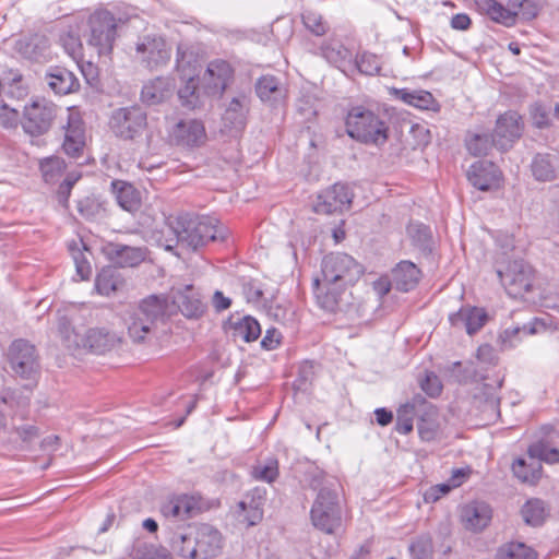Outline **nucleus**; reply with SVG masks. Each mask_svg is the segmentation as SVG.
<instances>
[{
    "instance_id": "f257e3e1",
    "label": "nucleus",
    "mask_w": 559,
    "mask_h": 559,
    "mask_svg": "<svg viewBox=\"0 0 559 559\" xmlns=\"http://www.w3.org/2000/svg\"><path fill=\"white\" fill-rule=\"evenodd\" d=\"M362 274V267L346 253L325 255L321 264V278H314L316 298L319 306L330 312L345 311L350 305L353 285Z\"/></svg>"
},
{
    "instance_id": "f03ea898",
    "label": "nucleus",
    "mask_w": 559,
    "mask_h": 559,
    "mask_svg": "<svg viewBox=\"0 0 559 559\" xmlns=\"http://www.w3.org/2000/svg\"><path fill=\"white\" fill-rule=\"evenodd\" d=\"M217 223V219L211 216L190 214L170 216L162 230L165 236L162 246L168 251L179 245L195 250L209 241H224L227 229L218 226Z\"/></svg>"
},
{
    "instance_id": "7ed1b4c3",
    "label": "nucleus",
    "mask_w": 559,
    "mask_h": 559,
    "mask_svg": "<svg viewBox=\"0 0 559 559\" xmlns=\"http://www.w3.org/2000/svg\"><path fill=\"white\" fill-rule=\"evenodd\" d=\"M173 316V307L165 295L143 298L124 318L128 336L134 344L151 342Z\"/></svg>"
},
{
    "instance_id": "20e7f679",
    "label": "nucleus",
    "mask_w": 559,
    "mask_h": 559,
    "mask_svg": "<svg viewBox=\"0 0 559 559\" xmlns=\"http://www.w3.org/2000/svg\"><path fill=\"white\" fill-rule=\"evenodd\" d=\"M57 331L63 345L68 348H84L95 354H104L116 344V335L106 329L91 328L83 334L74 329L66 313L58 312Z\"/></svg>"
},
{
    "instance_id": "39448f33",
    "label": "nucleus",
    "mask_w": 559,
    "mask_h": 559,
    "mask_svg": "<svg viewBox=\"0 0 559 559\" xmlns=\"http://www.w3.org/2000/svg\"><path fill=\"white\" fill-rule=\"evenodd\" d=\"M345 126L347 134L361 143L382 145L388 140L386 122L367 107H353L346 116Z\"/></svg>"
},
{
    "instance_id": "423d86ee",
    "label": "nucleus",
    "mask_w": 559,
    "mask_h": 559,
    "mask_svg": "<svg viewBox=\"0 0 559 559\" xmlns=\"http://www.w3.org/2000/svg\"><path fill=\"white\" fill-rule=\"evenodd\" d=\"M313 526L325 534H334L342 526V509L336 483L325 480L310 510Z\"/></svg>"
},
{
    "instance_id": "0eeeda50",
    "label": "nucleus",
    "mask_w": 559,
    "mask_h": 559,
    "mask_svg": "<svg viewBox=\"0 0 559 559\" xmlns=\"http://www.w3.org/2000/svg\"><path fill=\"white\" fill-rule=\"evenodd\" d=\"M90 34L87 45L99 57H110L117 39V20L108 10L94 12L88 20Z\"/></svg>"
},
{
    "instance_id": "6e6552de",
    "label": "nucleus",
    "mask_w": 559,
    "mask_h": 559,
    "mask_svg": "<svg viewBox=\"0 0 559 559\" xmlns=\"http://www.w3.org/2000/svg\"><path fill=\"white\" fill-rule=\"evenodd\" d=\"M109 127L117 138L135 141L147 128V116L139 106L118 108L111 114Z\"/></svg>"
},
{
    "instance_id": "1a4fd4ad",
    "label": "nucleus",
    "mask_w": 559,
    "mask_h": 559,
    "mask_svg": "<svg viewBox=\"0 0 559 559\" xmlns=\"http://www.w3.org/2000/svg\"><path fill=\"white\" fill-rule=\"evenodd\" d=\"M7 360L13 373L32 380L39 373L40 365L36 347L25 340H15L7 352Z\"/></svg>"
},
{
    "instance_id": "9d476101",
    "label": "nucleus",
    "mask_w": 559,
    "mask_h": 559,
    "mask_svg": "<svg viewBox=\"0 0 559 559\" xmlns=\"http://www.w3.org/2000/svg\"><path fill=\"white\" fill-rule=\"evenodd\" d=\"M497 275L511 297H523L533 287V269L523 260H513L504 267L498 266Z\"/></svg>"
},
{
    "instance_id": "9b49d317",
    "label": "nucleus",
    "mask_w": 559,
    "mask_h": 559,
    "mask_svg": "<svg viewBox=\"0 0 559 559\" xmlns=\"http://www.w3.org/2000/svg\"><path fill=\"white\" fill-rule=\"evenodd\" d=\"M134 49L136 59L151 70L166 66L171 57L166 40L156 34L140 36Z\"/></svg>"
},
{
    "instance_id": "f8f14e48",
    "label": "nucleus",
    "mask_w": 559,
    "mask_h": 559,
    "mask_svg": "<svg viewBox=\"0 0 559 559\" xmlns=\"http://www.w3.org/2000/svg\"><path fill=\"white\" fill-rule=\"evenodd\" d=\"M57 116V107L44 98L35 99L24 107V116L21 121L23 130L33 136L46 133Z\"/></svg>"
},
{
    "instance_id": "ddd939ff",
    "label": "nucleus",
    "mask_w": 559,
    "mask_h": 559,
    "mask_svg": "<svg viewBox=\"0 0 559 559\" xmlns=\"http://www.w3.org/2000/svg\"><path fill=\"white\" fill-rule=\"evenodd\" d=\"M354 193L345 183H335L317 197L313 211L318 214L342 213L353 201Z\"/></svg>"
},
{
    "instance_id": "4468645a",
    "label": "nucleus",
    "mask_w": 559,
    "mask_h": 559,
    "mask_svg": "<svg viewBox=\"0 0 559 559\" xmlns=\"http://www.w3.org/2000/svg\"><path fill=\"white\" fill-rule=\"evenodd\" d=\"M266 501V489L254 487L246 493L243 499L238 502L236 516L239 523L247 527L259 524L263 519V507Z\"/></svg>"
},
{
    "instance_id": "2eb2a0df",
    "label": "nucleus",
    "mask_w": 559,
    "mask_h": 559,
    "mask_svg": "<svg viewBox=\"0 0 559 559\" xmlns=\"http://www.w3.org/2000/svg\"><path fill=\"white\" fill-rule=\"evenodd\" d=\"M233 75L234 70L227 61H211L201 79V86L209 96L219 97L231 81Z\"/></svg>"
},
{
    "instance_id": "dca6fc26",
    "label": "nucleus",
    "mask_w": 559,
    "mask_h": 559,
    "mask_svg": "<svg viewBox=\"0 0 559 559\" xmlns=\"http://www.w3.org/2000/svg\"><path fill=\"white\" fill-rule=\"evenodd\" d=\"M249 108L250 97L245 93H239L226 105L222 122L230 135L236 136L246 128Z\"/></svg>"
},
{
    "instance_id": "f3484780",
    "label": "nucleus",
    "mask_w": 559,
    "mask_h": 559,
    "mask_svg": "<svg viewBox=\"0 0 559 559\" xmlns=\"http://www.w3.org/2000/svg\"><path fill=\"white\" fill-rule=\"evenodd\" d=\"M170 141L181 147H197L206 140L202 121L197 119L180 120L169 132Z\"/></svg>"
},
{
    "instance_id": "a211bd4d",
    "label": "nucleus",
    "mask_w": 559,
    "mask_h": 559,
    "mask_svg": "<svg viewBox=\"0 0 559 559\" xmlns=\"http://www.w3.org/2000/svg\"><path fill=\"white\" fill-rule=\"evenodd\" d=\"M521 117L514 111L506 112L497 120L492 142L500 151H507L521 136Z\"/></svg>"
},
{
    "instance_id": "6ab92c4d",
    "label": "nucleus",
    "mask_w": 559,
    "mask_h": 559,
    "mask_svg": "<svg viewBox=\"0 0 559 559\" xmlns=\"http://www.w3.org/2000/svg\"><path fill=\"white\" fill-rule=\"evenodd\" d=\"M173 307V314L179 310L185 317L189 319H198L205 311V305L199 297V294L191 285H186L182 288L174 289L171 299H169Z\"/></svg>"
},
{
    "instance_id": "aec40b11",
    "label": "nucleus",
    "mask_w": 559,
    "mask_h": 559,
    "mask_svg": "<svg viewBox=\"0 0 559 559\" xmlns=\"http://www.w3.org/2000/svg\"><path fill=\"white\" fill-rule=\"evenodd\" d=\"M106 258L120 267H135L146 257V250L141 247H131L119 242H108L103 247Z\"/></svg>"
},
{
    "instance_id": "412c9836",
    "label": "nucleus",
    "mask_w": 559,
    "mask_h": 559,
    "mask_svg": "<svg viewBox=\"0 0 559 559\" xmlns=\"http://www.w3.org/2000/svg\"><path fill=\"white\" fill-rule=\"evenodd\" d=\"M195 539L194 546L198 549V559H210L216 557L222 548L221 533L209 524H200L194 527Z\"/></svg>"
},
{
    "instance_id": "4be33fe9",
    "label": "nucleus",
    "mask_w": 559,
    "mask_h": 559,
    "mask_svg": "<svg viewBox=\"0 0 559 559\" xmlns=\"http://www.w3.org/2000/svg\"><path fill=\"white\" fill-rule=\"evenodd\" d=\"M85 145V131L83 121L78 114L68 115L67 126L64 127V141L62 148L71 157H78Z\"/></svg>"
},
{
    "instance_id": "5701e85b",
    "label": "nucleus",
    "mask_w": 559,
    "mask_h": 559,
    "mask_svg": "<svg viewBox=\"0 0 559 559\" xmlns=\"http://www.w3.org/2000/svg\"><path fill=\"white\" fill-rule=\"evenodd\" d=\"M467 179L478 190L488 191L498 185L500 171L493 163L479 160L471 165Z\"/></svg>"
},
{
    "instance_id": "b1692460",
    "label": "nucleus",
    "mask_w": 559,
    "mask_h": 559,
    "mask_svg": "<svg viewBox=\"0 0 559 559\" xmlns=\"http://www.w3.org/2000/svg\"><path fill=\"white\" fill-rule=\"evenodd\" d=\"M255 93L261 102L275 107L287 97V90L281 80L274 75H262L255 82Z\"/></svg>"
},
{
    "instance_id": "393cba45",
    "label": "nucleus",
    "mask_w": 559,
    "mask_h": 559,
    "mask_svg": "<svg viewBox=\"0 0 559 559\" xmlns=\"http://www.w3.org/2000/svg\"><path fill=\"white\" fill-rule=\"evenodd\" d=\"M45 81L57 95L71 94L80 88L79 79L63 67L50 68L45 75Z\"/></svg>"
},
{
    "instance_id": "a878e982",
    "label": "nucleus",
    "mask_w": 559,
    "mask_h": 559,
    "mask_svg": "<svg viewBox=\"0 0 559 559\" xmlns=\"http://www.w3.org/2000/svg\"><path fill=\"white\" fill-rule=\"evenodd\" d=\"M449 319L453 326L464 329L467 334L473 335L486 323L487 313L483 308L463 307Z\"/></svg>"
},
{
    "instance_id": "bb28decb",
    "label": "nucleus",
    "mask_w": 559,
    "mask_h": 559,
    "mask_svg": "<svg viewBox=\"0 0 559 559\" xmlns=\"http://www.w3.org/2000/svg\"><path fill=\"white\" fill-rule=\"evenodd\" d=\"M417 406H423L427 416L436 414L433 406L426 402V400L417 395L411 402L405 403L397 409L396 414V430L400 433L407 435L413 430L414 417L417 414Z\"/></svg>"
},
{
    "instance_id": "cd10ccee",
    "label": "nucleus",
    "mask_w": 559,
    "mask_h": 559,
    "mask_svg": "<svg viewBox=\"0 0 559 559\" xmlns=\"http://www.w3.org/2000/svg\"><path fill=\"white\" fill-rule=\"evenodd\" d=\"M461 520L465 528L478 532L484 530L491 520V509L484 502H473L464 506Z\"/></svg>"
},
{
    "instance_id": "c85d7f7f",
    "label": "nucleus",
    "mask_w": 559,
    "mask_h": 559,
    "mask_svg": "<svg viewBox=\"0 0 559 559\" xmlns=\"http://www.w3.org/2000/svg\"><path fill=\"white\" fill-rule=\"evenodd\" d=\"M198 500L192 496L181 495L170 498L166 501L160 511L164 516L175 520H186L191 518L199 509Z\"/></svg>"
},
{
    "instance_id": "c756f323",
    "label": "nucleus",
    "mask_w": 559,
    "mask_h": 559,
    "mask_svg": "<svg viewBox=\"0 0 559 559\" xmlns=\"http://www.w3.org/2000/svg\"><path fill=\"white\" fill-rule=\"evenodd\" d=\"M392 286L400 292H409L420 278L419 269L411 261H401L391 273Z\"/></svg>"
},
{
    "instance_id": "7c9ffc66",
    "label": "nucleus",
    "mask_w": 559,
    "mask_h": 559,
    "mask_svg": "<svg viewBox=\"0 0 559 559\" xmlns=\"http://www.w3.org/2000/svg\"><path fill=\"white\" fill-rule=\"evenodd\" d=\"M320 55L331 64L345 71L352 64V52L336 38H329L320 46Z\"/></svg>"
},
{
    "instance_id": "2f4dec72",
    "label": "nucleus",
    "mask_w": 559,
    "mask_h": 559,
    "mask_svg": "<svg viewBox=\"0 0 559 559\" xmlns=\"http://www.w3.org/2000/svg\"><path fill=\"white\" fill-rule=\"evenodd\" d=\"M559 156L557 154L538 153L534 156L531 170L537 181H552L557 178Z\"/></svg>"
},
{
    "instance_id": "473e14b6",
    "label": "nucleus",
    "mask_w": 559,
    "mask_h": 559,
    "mask_svg": "<svg viewBox=\"0 0 559 559\" xmlns=\"http://www.w3.org/2000/svg\"><path fill=\"white\" fill-rule=\"evenodd\" d=\"M112 191L118 204L126 211L133 213L141 206L140 194L129 182L115 180L111 182Z\"/></svg>"
},
{
    "instance_id": "72a5a7b5",
    "label": "nucleus",
    "mask_w": 559,
    "mask_h": 559,
    "mask_svg": "<svg viewBox=\"0 0 559 559\" xmlns=\"http://www.w3.org/2000/svg\"><path fill=\"white\" fill-rule=\"evenodd\" d=\"M198 56L187 44L177 47L176 69L182 81H191L197 75Z\"/></svg>"
},
{
    "instance_id": "f704fd0d",
    "label": "nucleus",
    "mask_w": 559,
    "mask_h": 559,
    "mask_svg": "<svg viewBox=\"0 0 559 559\" xmlns=\"http://www.w3.org/2000/svg\"><path fill=\"white\" fill-rule=\"evenodd\" d=\"M48 48V39L45 35L32 34L20 38L15 43L16 51L24 58L36 60Z\"/></svg>"
},
{
    "instance_id": "c9c22d12",
    "label": "nucleus",
    "mask_w": 559,
    "mask_h": 559,
    "mask_svg": "<svg viewBox=\"0 0 559 559\" xmlns=\"http://www.w3.org/2000/svg\"><path fill=\"white\" fill-rule=\"evenodd\" d=\"M512 471L520 481L534 485L540 478L542 464L528 454L527 460L518 459L512 464Z\"/></svg>"
},
{
    "instance_id": "e433bc0d",
    "label": "nucleus",
    "mask_w": 559,
    "mask_h": 559,
    "mask_svg": "<svg viewBox=\"0 0 559 559\" xmlns=\"http://www.w3.org/2000/svg\"><path fill=\"white\" fill-rule=\"evenodd\" d=\"M476 5L480 11L490 16L491 20L506 25H511L515 22L518 11L504 8L496 0H475Z\"/></svg>"
},
{
    "instance_id": "4c0bfd02",
    "label": "nucleus",
    "mask_w": 559,
    "mask_h": 559,
    "mask_svg": "<svg viewBox=\"0 0 559 559\" xmlns=\"http://www.w3.org/2000/svg\"><path fill=\"white\" fill-rule=\"evenodd\" d=\"M197 543L195 531L191 528L188 533H176L171 537V549L182 558L198 559V549L194 546Z\"/></svg>"
},
{
    "instance_id": "58836bf2",
    "label": "nucleus",
    "mask_w": 559,
    "mask_h": 559,
    "mask_svg": "<svg viewBox=\"0 0 559 559\" xmlns=\"http://www.w3.org/2000/svg\"><path fill=\"white\" fill-rule=\"evenodd\" d=\"M171 90L166 80L157 78L154 81L145 84L141 92V98L148 105L159 104L168 98Z\"/></svg>"
},
{
    "instance_id": "ea45409f",
    "label": "nucleus",
    "mask_w": 559,
    "mask_h": 559,
    "mask_svg": "<svg viewBox=\"0 0 559 559\" xmlns=\"http://www.w3.org/2000/svg\"><path fill=\"white\" fill-rule=\"evenodd\" d=\"M123 284L120 273L112 266L104 267L95 280V287L100 295L109 296Z\"/></svg>"
},
{
    "instance_id": "a19ab883",
    "label": "nucleus",
    "mask_w": 559,
    "mask_h": 559,
    "mask_svg": "<svg viewBox=\"0 0 559 559\" xmlns=\"http://www.w3.org/2000/svg\"><path fill=\"white\" fill-rule=\"evenodd\" d=\"M521 513L526 524L532 526H539L547 518L548 510L543 500L533 498L525 502V504L522 507Z\"/></svg>"
},
{
    "instance_id": "79ce46f5",
    "label": "nucleus",
    "mask_w": 559,
    "mask_h": 559,
    "mask_svg": "<svg viewBox=\"0 0 559 559\" xmlns=\"http://www.w3.org/2000/svg\"><path fill=\"white\" fill-rule=\"evenodd\" d=\"M250 475L254 480L272 484L280 475L277 459L267 457L263 461H258L251 467Z\"/></svg>"
},
{
    "instance_id": "37998d69",
    "label": "nucleus",
    "mask_w": 559,
    "mask_h": 559,
    "mask_svg": "<svg viewBox=\"0 0 559 559\" xmlns=\"http://www.w3.org/2000/svg\"><path fill=\"white\" fill-rule=\"evenodd\" d=\"M233 334L236 338L250 343L261 335V326L254 318L246 316L233 324Z\"/></svg>"
},
{
    "instance_id": "c03bdc74",
    "label": "nucleus",
    "mask_w": 559,
    "mask_h": 559,
    "mask_svg": "<svg viewBox=\"0 0 559 559\" xmlns=\"http://www.w3.org/2000/svg\"><path fill=\"white\" fill-rule=\"evenodd\" d=\"M395 95L404 103L420 108L430 109L433 104L432 94L426 91L394 90Z\"/></svg>"
},
{
    "instance_id": "a18cd8bd",
    "label": "nucleus",
    "mask_w": 559,
    "mask_h": 559,
    "mask_svg": "<svg viewBox=\"0 0 559 559\" xmlns=\"http://www.w3.org/2000/svg\"><path fill=\"white\" fill-rule=\"evenodd\" d=\"M536 556L534 549L520 542L502 546L497 554L498 559H536Z\"/></svg>"
},
{
    "instance_id": "49530a36",
    "label": "nucleus",
    "mask_w": 559,
    "mask_h": 559,
    "mask_svg": "<svg viewBox=\"0 0 559 559\" xmlns=\"http://www.w3.org/2000/svg\"><path fill=\"white\" fill-rule=\"evenodd\" d=\"M528 454L538 461L539 464L542 462L548 464H556L559 462V450L557 448L550 447L546 442H536L530 445Z\"/></svg>"
},
{
    "instance_id": "de8ad7c7",
    "label": "nucleus",
    "mask_w": 559,
    "mask_h": 559,
    "mask_svg": "<svg viewBox=\"0 0 559 559\" xmlns=\"http://www.w3.org/2000/svg\"><path fill=\"white\" fill-rule=\"evenodd\" d=\"M413 243L423 251L431 249V233L428 226L421 223H411L407 227Z\"/></svg>"
},
{
    "instance_id": "09e8293b",
    "label": "nucleus",
    "mask_w": 559,
    "mask_h": 559,
    "mask_svg": "<svg viewBox=\"0 0 559 559\" xmlns=\"http://www.w3.org/2000/svg\"><path fill=\"white\" fill-rule=\"evenodd\" d=\"M132 557L134 559H173L170 551L163 546L153 544H140L134 547Z\"/></svg>"
},
{
    "instance_id": "8fccbe9b",
    "label": "nucleus",
    "mask_w": 559,
    "mask_h": 559,
    "mask_svg": "<svg viewBox=\"0 0 559 559\" xmlns=\"http://www.w3.org/2000/svg\"><path fill=\"white\" fill-rule=\"evenodd\" d=\"M64 168V160L57 156H51L40 162V171L46 182H55L58 180Z\"/></svg>"
},
{
    "instance_id": "3c124183",
    "label": "nucleus",
    "mask_w": 559,
    "mask_h": 559,
    "mask_svg": "<svg viewBox=\"0 0 559 559\" xmlns=\"http://www.w3.org/2000/svg\"><path fill=\"white\" fill-rule=\"evenodd\" d=\"M495 146L492 135L488 134H473L466 140V147L474 156L487 155L489 150Z\"/></svg>"
},
{
    "instance_id": "603ef678",
    "label": "nucleus",
    "mask_w": 559,
    "mask_h": 559,
    "mask_svg": "<svg viewBox=\"0 0 559 559\" xmlns=\"http://www.w3.org/2000/svg\"><path fill=\"white\" fill-rule=\"evenodd\" d=\"M301 19L305 27L316 36H323L329 31V25L322 15L314 11H306Z\"/></svg>"
},
{
    "instance_id": "864d4df0",
    "label": "nucleus",
    "mask_w": 559,
    "mask_h": 559,
    "mask_svg": "<svg viewBox=\"0 0 559 559\" xmlns=\"http://www.w3.org/2000/svg\"><path fill=\"white\" fill-rule=\"evenodd\" d=\"M355 68L362 74L376 75L381 66L379 58L370 52H362L355 59Z\"/></svg>"
},
{
    "instance_id": "5fc2aeb1",
    "label": "nucleus",
    "mask_w": 559,
    "mask_h": 559,
    "mask_svg": "<svg viewBox=\"0 0 559 559\" xmlns=\"http://www.w3.org/2000/svg\"><path fill=\"white\" fill-rule=\"evenodd\" d=\"M432 540L428 535L417 537L409 545V551L413 559H430L432 556Z\"/></svg>"
},
{
    "instance_id": "6e6d98bb",
    "label": "nucleus",
    "mask_w": 559,
    "mask_h": 559,
    "mask_svg": "<svg viewBox=\"0 0 559 559\" xmlns=\"http://www.w3.org/2000/svg\"><path fill=\"white\" fill-rule=\"evenodd\" d=\"M545 330H546V324L544 323V321L535 318L533 321H531L527 324H523L522 326H514V328L504 330L503 336L506 338H512L520 334L534 335V334L540 333Z\"/></svg>"
},
{
    "instance_id": "4d7b16f0",
    "label": "nucleus",
    "mask_w": 559,
    "mask_h": 559,
    "mask_svg": "<svg viewBox=\"0 0 559 559\" xmlns=\"http://www.w3.org/2000/svg\"><path fill=\"white\" fill-rule=\"evenodd\" d=\"M421 390L430 397H437L442 391V383L433 372H426L425 377L419 380Z\"/></svg>"
},
{
    "instance_id": "13d9d810",
    "label": "nucleus",
    "mask_w": 559,
    "mask_h": 559,
    "mask_svg": "<svg viewBox=\"0 0 559 559\" xmlns=\"http://www.w3.org/2000/svg\"><path fill=\"white\" fill-rule=\"evenodd\" d=\"M20 121L19 111L0 103V126L10 129L15 128Z\"/></svg>"
},
{
    "instance_id": "bf43d9fd",
    "label": "nucleus",
    "mask_w": 559,
    "mask_h": 559,
    "mask_svg": "<svg viewBox=\"0 0 559 559\" xmlns=\"http://www.w3.org/2000/svg\"><path fill=\"white\" fill-rule=\"evenodd\" d=\"M186 86L178 91V96L182 102V105L187 107H195L198 97L195 96L197 84L194 79L191 81H186Z\"/></svg>"
},
{
    "instance_id": "052dcab7",
    "label": "nucleus",
    "mask_w": 559,
    "mask_h": 559,
    "mask_svg": "<svg viewBox=\"0 0 559 559\" xmlns=\"http://www.w3.org/2000/svg\"><path fill=\"white\" fill-rule=\"evenodd\" d=\"M70 250L75 263L78 274L81 276L82 280L88 278L91 274L90 263L84 258L83 253L79 248H73L72 246H70Z\"/></svg>"
},
{
    "instance_id": "680f3d73",
    "label": "nucleus",
    "mask_w": 559,
    "mask_h": 559,
    "mask_svg": "<svg viewBox=\"0 0 559 559\" xmlns=\"http://www.w3.org/2000/svg\"><path fill=\"white\" fill-rule=\"evenodd\" d=\"M417 426L420 438L426 441L432 440L438 431V424L432 418L421 417Z\"/></svg>"
},
{
    "instance_id": "e2e57ef3",
    "label": "nucleus",
    "mask_w": 559,
    "mask_h": 559,
    "mask_svg": "<svg viewBox=\"0 0 559 559\" xmlns=\"http://www.w3.org/2000/svg\"><path fill=\"white\" fill-rule=\"evenodd\" d=\"M452 488L454 487L450 481L448 484H439L433 487H430L424 495L425 501L436 502L441 497L449 493Z\"/></svg>"
},
{
    "instance_id": "0e129e2a",
    "label": "nucleus",
    "mask_w": 559,
    "mask_h": 559,
    "mask_svg": "<svg viewBox=\"0 0 559 559\" xmlns=\"http://www.w3.org/2000/svg\"><path fill=\"white\" fill-rule=\"evenodd\" d=\"M510 7L514 10H522V14L527 20L537 15V7L530 0H510Z\"/></svg>"
},
{
    "instance_id": "69168bd1",
    "label": "nucleus",
    "mask_w": 559,
    "mask_h": 559,
    "mask_svg": "<svg viewBox=\"0 0 559 559\" xmlns=\"http://www.w3.org/2000/svg\"><path fill=\"white\" fill-rule=\"evenodd\" d=\"M280 334L276 330H267L264 337L261 341V346L264 349H274L280 344Z\"/></svg>"
},
{
    "instance_id": "338daca9",
    "label": "nucleus",
    "mask_w": 559,
    "mask_h": 559,
    "mask_svg": "<svg viewBox=\"0 0 559 559\" xmlns=\"http://www.w3.org/2000/svg\"><path fill=\"white\" fill-rule=\"evenodd\" d=\"M16 432L19 437L25 442H31L38 436L37 428L31 425L19 427Z\"/></svg>"
},
{
    "instance_id": "774afa93",
    "label": "nucleus",
    "mask_w": 559,
    "mask_h": 559,
    "mask_svg": "<svg viewBox=\"0 0 559 559\" xmlns=\"http://www.w3.org/2000/svg\"><path fill=\"white\" fill-rule=\"evenodd\" d=\"M471 25V19L467 14L459 13L455 14L451 20V26L454 29L465 31Z\"/></svg>"
}]
</instances>
